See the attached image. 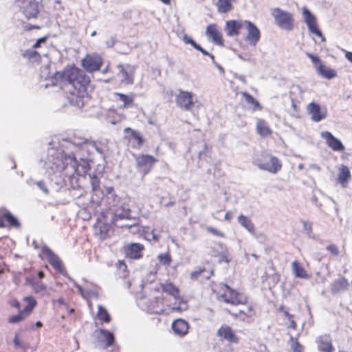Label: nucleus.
<instances>
[{
	"label": "nucleus",
	"mask_w": 352,
	"mask_h": 352,
	"mask_svg": "<svg viewBox=\"0 0 352 352\" xmlns=\"http://www.w3.org/2000/svg\"><path fill=\"white\" fill-rule=\"evenodd\" d=\"M270 12L275 23L279 28L287 31H291L293 29L294 18L291 13L278 8L272 9Z\"/></svg>",
	"instance_id": "39448f33"
},
{
	"label": "nucleus",
	"mask_w": 352,
	"mask_h": 352,
	"mask_svg": "<svg viewBox=\"0 0 352 352\" xmlns=\"http://www.w3.org/2000/svg\"><path fill=\"white\" fill-rule=\"evenodd\" d=\"M172 329L175 334L184 336L188 333L189 326L186 320L177 319L173 322Z\"/></svg>",
	"instance_id": "a878e982"
},
{
	"label": "nucleus",
	"mask_w": 352,
	"mask_h": 352,
	"mask_svg": "<svg viewBox=\"0 0 352 352\" xmlns=\"http://www.w3.org/2000/svg\"><path fill=\"white\" fill-rule=\"evenodd\" d=\"M288 113L296 118L300 117L299 108L294 99L291 100V107L287 109Z\"/></svg>",
	"instance_id": "a19ab883"
},
{
	"label": "nucleus",
	"mask_w": 352,
	"mask_h": 352,
	"mask_svg": "<svg viewBox=\"0 0 352 352\" xmlns=\"http://www.w3.org/2000/svg\"><path fill=\"white\" fill-rule=\"evenodd\" d=\"M163 292L168 293L175 300L179 298V289L175 286L172 283H165L161 285Z\"/></svg>",
	"instance_id": "2f4dec72"
},
{
	"label": "nucleus",
	"mask_w": 352,
	"mask_h": 352,
	"mask_svg": "<svg viewBox=\"0 0 352 352\" xmlns=\"http://www.w3.org/2000/svg\"><path fill=\"white\" fill-rule=\"evenodd\" d=\"M206 230L208 232L211 233L212 234H213L214 236H219V237L223 238L225 236L224 234L222 232L218 230L217 229H216V228H213L212 226H208L206 228Z\"/></svg>",
	"instance_id": "8fccbe9b"
},
{
	"label": "nucleus",
	"mask_w": 352,
	"mask_h": 352,
	"mask_svg": "<svg viewBox=\"0 0 352 352\" xmlns=\"http://www.w3.org/2000/svg\"><path fill=\"white\" fill-rule=\"evenodd\" d=\"M71 146L72 147L76 148L77 150L79 151H85L90 148H94L104 157L105 153L109 151V148L107 144L98 143L96 142L87 140L82 141L80 139L76 140L72 144H71Z\"/></svg>",
	"instance_id": "1a4fd4ad"
},
{
	"label": "nucleus",
	"mask_w": 352,
	"mask_h": 352,
	"mask_svg": "<svg viewBox=\"0 0 352 352\" xmlns=\"http://www.w3.org/2000/svg\"><path fill=\"white\" fill-rule=\"evenodd\" d=\"M100 332L103 336L104 340L107 342L106 346L108 347L111 346L114 342L113 334L104 329H100Z\"/></svg>",
	"instance_id": "58836bf2"
},
{
	"label": "nucleus",
	"mask_w": 352,
	"mask_h": 352,
	"mask_svg": "<svg viewBox=\"0 0 352 352\" xmlns=\"http://www.w3.org/2000/svg\"><path fill=\"white\" fill-rule=\"evenodd\" d=\"M49 67H43L41 77L49 80L52 85L59 86L66 94L69 103L78 108H82L87 98V87L89 78L85 72L75 67H67L63 72H57L50 76Z\"/></svg>",
	"instance_id": "f257e3e1"
},
{
	"label": "nucleus",
	"mask_w": 352,
	"mask_h": 352,
	"mask_svg": "<svg viewBox=\"0 0 352 352\" xmlns=\"http://www.w3.org/2000/svg\"><path fill=\"white\" fill-rule=\"evenodd\" d=\"M245 25L244 21L230 20L226 23L225 30L228 36H238L240 30Z\"/></svg>",
	"instance_id": "412c9836"
},
{
	"label": "nucleus",
	"mask_w": 352,
	"mask_h": 352,
	"mask_svg": "<svg viewBox=\"0 0 352 352\" xmlns=\"http://www.w3.org/2000/svg\"><path fill=\"white\" fill-rule=\"evenodd\" d=\"M25 318L23 316V314H21L20 312L12 316L9 318L8 322L10 323H19L21 321L23 320Z\"/></svg>",
	"instance_id": "09e8293b"
},
{
	"label": "nucleus",
	"mask_w": 352,
	"mask_h": 352,
	"mask_svg": "<svg viewBox=\"0 0 352 352\" xmlns=\"http://www.w3.org/2000/svg\"><path fill=\"white\" fill-rule=\"evenodd\" d=\"M115 96L118 97V100L119 101L123 103L122 107L124 108L130 107L135 98V94L132 93L129 95H125L121 93H115Z\"/></svg>",
	"instance_id": "72a5a7b5"
},
{
	"label": "nucleus",
	"mask_w": 352,
	"mask_h": 352,
	"mask_svg": "<svg viewBox=\"0 0 352 352\" xmlns=\"http://www.w3.org/2000/svg\"><path fill=\"white\" fill-rule=\"evenodd\" d=\"M349 283L348 280L344 278L341 277L336 280H335L331 285V290L333 293H338L342 291H346L348 289Z\"/></svg>",
	"instance_id": "cd10ccee"
},
{
	"label": "nucleus",
	"mask_w": 352,
	"mask_h": 352,
	"mask_svg": "<svg viewBox=\"0 0 352 352\" xmlns=\"http://www.w3.org/2000/svg\"><path fill=\"white\" fill-rule=\"evenodd\" d=\"M41 252L42 254L46 256L48 262L52 266L60 272L62 271L60 260L47 246H43Z\"/></svg>",
	"instance_id": "6ab92c4d"
},
{
	"label": "nucleus",
	"mask_w": 352,
	"mask_h": 352,
	"mask_svg": "<svg viewBox=\"0 0 352 352\" xmlns=\"http://www.w3.org/2000/svg\"><path fill=\"white\" fill-rule=\"evenodd\" d=\"M204 268H198L190 274V278L191 280H196L199 278V277L205 272Z\"/></svg>",
	"instance_id": "de8ad7c7"
},
{
	"label": "nucleus",
	"mask_w": 352,
	"mask_h": 352,
	"mask_svg": "<svg viewBox=\"0 0 352 352\" xmlns=\"http://www.w3.org/2000/svg\"><path fill=\"white\" fill-rule=\"evenodd\" d=\"M23 56L32 60H38L40 58V55L34 49L26 50L23 53Z\"/></svg>",
	"instance_id": "37998d69"
},
{
	"label": "nucleus",
	"mask_w": 352,
	"mask_h": 352,
	"mask_svg": "<svg viewBox=\"0 0 352 352\" xmlns=\"http://www.w3.org/2000/svg\"><path fill=\"white\" fill-rule=\"evenodd\" d=\"M47 36H43L40 38H38L36 43L34 44L33 45V48H38L41 46V45L43 43H45L46 42V40H47Z\"/></svg>",
	"instance_id": "13d9d810"
},
{
	"label": "nucleus",
	"mask_w": 352,
	"mask_h": 352,
	"mask_svg": "<svg viewBox=\"0 0 352 352\" xmlns=\"http://www.w3.org/2000/svg\"><path fill=\"white\" fill-rule=\"evenodd\" d=\"M218 245L221 250V252L219 254L214 253V254H212V255L214 256H217V255H219L220 257V259H219L220 263L221 262H225L226 263H230V261H231V257L228 254V250L227 247L223 243H219Z\"/></svg>",
	"instance_id": "f704fd0d"
},
{
	"label": "nucleus",
	"mask_w": 352,
	"mask_h": 352,
	"mask_svg": "<svg viewBox=\"0 0 352 352\" xmlns=\"http://www.w3.org/2000/svg\"><path fill=\"white\" fill-rule=\"evenodd\" d=\"M137 170L144 177L152 169L157 160L150 155H138L135 157Z\"/></svg>",
	"instance_id": "6e6552de"
},
{
	"label": "nucleus",
	"mask_w": 352,
	"mask_h": 352,
	"mask_svg": "<svg viewBox=\"0 0 352 352\" xmlns=\"http://www.w3.org/2000/svg\"><path fill=\"white\" fill-rule=\"evenodd\" d=\"M157 298H155L153 300L149 301L146 299V298L143 297L138 300V304L142 309L152 313H160L162 311V309H157L158 308V301Z\"/></svg>",
	"instance_id": "a211bd4d"
},
{
	"label": "nucleus",
	"mask_w": 352,
	"mask_h": 352,
	"mask_svg": "<svg viewBox=\"0 0 352 352\" xmlns=\"http://www.w3.org/2000/svg\"><path fill=\"white\" fill-rule=\"evenodd\" d=\"M95 233L100 239H105L109 236L111 226L107 223L98 221L94 225Z\"/></svg>",
	"instance_id": "393cba45"
},
{
	"label": "nucleus",
	"mask_w": 352,
	"mask_h": 352,
	"mask_svg": "<svg viewBox=\"0 0 352 352\" xmlns=\"http://www.w3.org/2000/svg\"><path fill=\"white\" fill-rule=\"evenodd\" d=\"M316 70L318 74L327 79H331L336 76V72L333 69L327 67L322 63L316 65Z\"/></svg>",
	"instance_id": "c85d7f7f"
},
{
	"label": "nucleus",
	"mask_w": 352,
	"mask_h": 352,
	"mask_svg": "<svg viewBox=\"0 0 352 352\" xmlns=\"http://www.w3.org/2000/svg\"><path fill=\"white\" fill-rule=\"evenodd\" d=\"M306 55L307 57H309L311 60L312 61V63L314 64V67L316 68V65H318L320 63H322L320 58L316 56V55H314L311 53H309V52H307L306 53Z\"/></svg>",
	"instance_id": "603ef678"
},
{
	"label": "nucleus",
	"mask_w": 352,
	"mask_h": 352,
	"mask_svg": "<svg viewBox=\"0 0 352 352\" xmlns=\"http://www.w3.org/2000/svg\"><path fill=\"white\" fill-rule=\"evenodd\" d=\"M117 76L121 83L124 85H132L134 80L135 67L132 65H118L116 66Z\"/></svg>",
	"instance_id": "9d476101"
},
{
	"label": "nucleus",
	"mask_w": 352,
	"mask_h": 352,
	"mask_svg": "<svg viewBox=\"0 0 352 352\" xmlns=\"http://www.w3.org/2000/svg\"><path fill=\"white\" fill-rule=\"evenodd\" d=\"M234 0H217L216 7L217 12L221 14L228 13L233 8L232 3Z\"/></svg>",
	"instance_id": "c756f323"
},
{
	"label": "nucleus",
	"mask_w": 352,
	"mask_h": 352,
	"mask_svg": "<svg viewBox=\"0 0 352 352\" xmlns=\"http://www.w3.org/2000/svg\"><path fill=\"white\" fill-rule=\"evenodd\" d=\"M307 25V27H308L309 30L311 33H313V34H316V35L318 36L319 37H320V38H322V41H324V40H325L324 37H323V36H322V32H320V30L318 28V26H317L316 23H311V24Z\"/></svg>",
	"instance_id": "a18cd8bd"
},
{
	"label": "nucleus",
	"mask_w": 352,
	"mask_h": 352,
	"mask_svg": "<svg viewBox=\"0 0 352 352\" xmlns=\"http://www.w3.org/2000/svg\"><path fill=\"white\" fill-rule=\"evenodd\" d=\"M25 299L28 301V304L19 312L21 314H23V316L25 318L32 312L33 308L36 305V301L34 298L30 297H27Z\"/></svg>",
	"instance_id": "e433bc0d"
},
{
	"label": "nucleus",
	"mask_w": 352,
	"mask_h": 352,
	"mask_svg": "<svg viewBox=\"0 0 352 352\" xmlns=\"http://www.w3.org/2000/svg\"><path fill=\"white\" fill-rule=\"evenodd\" d=\"M91 184L93 191L96 192H98L100 188V181L96 177H93L91 178Z\"/></svg>",
	"instance_id": "864d4df0"
},
{
	"label": "nucleus",
	"mask_w": 352,
	"mask_h": 352,
	"mask_svg": "<svg viewBox=\"0 0 352 352\" xmlns=\"http://www.w3.org/2000/svg\"><path fill=\"white\" fill-rule=\"evenodd\" d=\"M16 6L28 19H35L40 11V3L36 0H16Z\"/></svg>",
	"instance_id": "423d86ee"
},
{
	"label": "nucleus",
	"mask_w": 352,
	"mask_h": 352,
	"mask_svg": "<svg viewBox=\"0 0 352 352\" xmlns=\"http://www.w3.org/2000/svg\"><path fill=\"white\" fill-rule=\"evenodd\" d=\"M327 249L333 255L338 256L339 254V250L336 245H330L327 247Z\"/></svg>",
	"instance_id": "5fc2aeb1"
},
{
	"label": "nucleus",
	"mask_w": 352,
	"mask_h": 352,
	"mask_svg": "<svg viewBox=\"0 0 352 352\" xmlns=\"http://www.w3.org/2000/svg\"><path fill=\"white\" fill-rule=\"evenodd\" d=\"M253 164L259 169L272 174L279 172L282 168L280 160L271 153L262 152L257 155L253 160Z\"/></svg>",
	"instance_id": "7ed1b4c3"
},
{
	"label": "nucleus",
	"mask_w": 352,
	"mask_h": 352,
	"mask_svg": "<svg viewBox=\"0 0 352 352\" xmlns=\"http://www.w3.org/2000/svg\"><path fill=\"white\" fill-rule=\"evenodd\" d=\"M97 315L98 318L100 320L103 321L104 322H109L111 320L110 316L108 314L107 311L100 305L98 306Z\"/></svg>",
	"instance_id": "4c0bfd02"
},
{
	"label": "nucleus",
	"mask_w": 352,
	"mask_h": 352,
	"mask_svg": "<svg viewBox=\"0 0 352 352\" xmlns=\"http://www.w3.org/2000/svg\"><path fill=\"white\" fill-rule=\"evenodd\" d=\"M143 245L140 243H131L125 248V253L130 258L138 259L142 256Z\"/></svg>",
	"instance_id": "5701e85b"
},
{
	"label": "nucleus",
	"mask_w": 352,
	"mask_h": 352,
	"mask_svg": "<svg viewBox=\"0 0 352 352\" xmlns=\"http://www.w3.org/2000/svg\"><path fill=\"white\" fill-rule=\"evenodd\" d=\"M291 267L295 277L302 279L310 278L311 276L307 272L302 265L298 261H293Z\"/></svg>",
	"instance_id": "bb28decb"
},
{
	"label": "nucleus",
	"mask_w": 352,
	"mask_h": 352,
	"mask_svg": "<svg viewBox=\"0 0 352 352\" xmlns=\"http://www.w3.org/2000/svg\"><path fill=\"white\" fill-rule=\"evenodd\" d=\"M195 49L201 52L204 56H208L210 55V53H208L207 51H206L203 47H201L199 45H197L195 46Z\"/></svg>",
	"instance_id": "338daca9"
},
{
	"label": "nucleus",
	"mask_w": 352,
	"mask_h": 352,
	"mask_svg": "<svg viewBox=\"0 0 352 352\" xmlns=\"http://www.w3.org/2000/svg\"><path fill=\"white\" fill-rule=\"evenodd\" d=\"M322 138L325 140L327 146L334 151L341 152L345 149L344 146L342 142L333 136L331 133L329 131H322L320 134Z\"/></svg>",
	"instance_id": "2eb2a0df"
},
{
	"label": "nucleus",
	"mask_w": 352,
	"mask_h": 352,
	"mask_svg": "<svg viewBox=\"0 0 352 352\" xmlns=\"http://www.w3.org/2000/svg\"><path fill=\"white\" fill-rule=\"evenodd\" d=\"M280 311H283L284 315L287 318L288 320H291L293 318V316L291 315L287 311L284 309L283 306H280L279 308Z\"/></svg>",
	"instance_id": "69168bd1"
},
{
	"label": "nucleus",
	"mask_w": 352,
	"mask_h": 352,
	"mask_svg": "<svg viewBox=\"0 0 352 352\" xmlns=\"http://www.w3.org/2000/svg\"><path fill=\"white\" fill-rule=\"evenodd\" d=\"M14 343L16 346L19 347V348L22 347V346L21 344V342H20V340H19L18 334L15 335V337H14Z\"/></svg>",
	"instance_id": "774afa93"
},
{
	"label": "nucleus",
	"mask_w": 352,
	"mask_h": 352,
	"mask_svg": "<svg viewBox=\"0 0 352 352\" xmlns=\"http://www.w3.org/2000/svg\"><path fill=\"white\" fill-rule=\"evenodd\" d=\"M32 287L36 293L42 292L46 289L45 285L38 280L32 283Z\"/></svg>",
	"instance_id": "49530a36"
},
{
	"label": "nucleus",
	"mask_w": 352,
	"mask_h": 352,
	"mask_svg": "<svg viewBox=\"0 0 352 352\" xmlns=\"http://www.w3.org/2000/svg\"><path fill=\"white\" fill-rule=\"evenodd\" d=\"M238 222L245 229H246L249 232L254 234V226L252 223L250 219H249L248 217L240 214L238 217Z\"/></svg>",
	"instance_id": "473e14b6"
},
{
	"label": "nucleus",
	"mask_w": 352,
	"mask_h": 352,
	"mask_svg": "<svg viewBox=\"0 0 352 352\" xmlns=\"http://www.w3.org/2000/svg\"><path fill=\"white\" fill-rule=\"evenodd\" d=\"M316 275V278H315L314 280L316 283H323L326 281V278L324 276H322L320 272H317Z\"/></svg>",
	"instance_id": "bf43d9fd"
},
{
	"label": "nucleus",
	"mask_w": 352,
	"mask_h": 352,
	"mask_svg": "<svg viewBox=\"0 0 352 352\" xmlns=\"http://www.w3.org/2000/svg\"><path fill=\"white\" fill-rule=\"evenodd\" d=\"M69 142L67 148L72 153H66L62 150L51 148L48 149L47 156L43 161V167L49 177L54 175V183L58 186L63 185L61 173L64 169H70L69 174L76 173L82 175L89 169V164L84 155L80 154L84 151L77 150L72 147Z\"/></svg>",
	"instance_id": "f03ea898"
},
{
	"label": "nucleus",
	"mask_w": 352,
	"mask_h": 352,
	"mask_svg": "<svg viewBox=\"0 0 352 352\" xmlns=\"http://www.w3.org/2000/svg\"><path fill=\"white\" fill-rule=\"evenodd\" d=\"M217 336L231 343L237 344L239 342V338L234 333L231 327L228 325H223L219 329Z\"/></svg>",
	"instance_id": "aec40b11"
},
{
	"label": "nucleus",
	"mask_w": 352,
	"mask_h": 352,
	"mask_svg": "<svg viewBox=\"0 0 352 352\" xmlns=\"http://www.w3.org/2000/svg\"><path fill=\"white\" fill-rule=\"evenodd\" d=\"M183 41L187 44L192 45L195 48V46L198 45L194 40H192L190 37H188L187 35H184L183 36Z\"/></svg>",
	"instance_id": "052dcab7"
},
{
	"label": "nucleus",
	"mask_w": 352,
	"mask_h": 352,
	"mask_svg": "<svg viewBox=\"0 0 352 352\" xmlns=\"http://www.w3.org/2000/svg\"><path fill=\"white\" fill-rule=\"evenodd\" d=\"M291 349L292 352H301L302 346L292 337L291 338Z\"/></svg>",
	"instance_id": "3c124183"
},
{
	"label": "nucleus",
	"mask_w": 352,
	"mask_h": 352,
	"mask_svg": "<svg viewBox=\"0 0 352 352\" xmlns=\"http://www.w3.org/2000/svg\"><path fill=\"white\" fill-rule=\"evenodd\" d=\"M38 187L46 195L48 194V189L45 185V184L43 181H39L37 182Z\"/></svg>",
	"instance_id": "680f3d73"
},
{
	"label": "nucleus",
	"mask_w": 352,
	"mask_h": 352,
	"mask_svg": "<svg viewBox=\"0 0 352 352\" xmlns=\"http://www.w3.org/2000/svg\"><path fill=\"white\" fill-rule=\"evenodd\" d=\"M124 139L135 147H140L143 140L141 135L136 131L127 127L124 130Z\"/></svg>",
	"instance_id": "dca6fc26"
},
{
	"label": "nucleus",
	"mask_w": 352,
	"mask_h": 352,
	"mask_svg": "<svg viewBox=\"0 0 352 352\" xmlns=\"http://www.w3.org/2000/svg\"><path fill=\"white\" fill-rule=\"evenodd\" d=\"M153 239L155 241H158L161 236L160 231H159L157 228H155L151 232Z\"/></svg>",
	"instance_id": "e2e57ef3"
},
{
	"label": "nucleus",
	"mask_w": 352,
	"mask_h": 352,
	"mask_svg": "<svg viewBox=\"0 0 352 352\" xmlns=\"http://www.w3.org/2000/svg\"><path fill=\"white\" fill-rule=\"evenodd\" d=\"M303 229L307 234H310L312 231V224L310 222L303 221H302Z\"/></svg>",
	"instance_id": "4d7b16f0"
},
{
	"label": "nucleus",
	"mask_w": 352,
	"mask_h": 352,
	"mask_svg": "<svg viewBox=\"0 0 352 352\" xmlns=\"http://www.w3.org/2000/svg\"><path fill=\"white\" fill-rule=\"evenodd\" d=\"M158 259L160 263L165 266H169L172 261L170 256L167 253L159 254Z\"/></svg>",
	"instance_id": "c03bdc74"
},
{
	"label": "nucleus",
	"mask_w": 352,
	"mask_h": 352,
	"mask_svg": "<svg viewBox=\"0 0 352 352\" xmlns=\"http://www.w3.org/2000/svg\"><path fill=\"white\" fill-rule=\"evenodd\" d=\"M194 96L192 92L179 90L175 100L176 104L185 111H190L194 106Z\"/></svg>",
	"instance_id": "f8f14e48"
},
{
	"label": "nucleus",
	"mask_w": 352,
	"mask_h": 352,
	"mask_svg": "<svg viewBox=\"0 0 352 352\" xmlns=\"http://www.w3.org/2000/svg\"><path fill=\"white\" fill-rule=\"evenodd\" d=\"M110 221L112 224L118 228H131L136 225L135 219L133 223H122V221H131V210L125 206H120L113 210L111 213Z\"/></svg>",
	"instance_id": "20e7f679"
},
{
	"label": "nucleus",
	"mask_w": 352,
	"mask_h": 352,
	"mask_svg": "<svg viewBox=\"0 0 352 352\" xmlns=\"http://www.w3.org/2000/svg\"><path fill=\"white\" fill-rule=\"evenodd\" d=\"M302 13L304 18V21L307 25L316 23L315 16L311 13V12L307 8V7H302Z\"/></svg>",
	"instance_id": "c9c22d12"
},
{
	"label": "nucleus",
	"mask_w": 352,
	"mask_h": 352,
	"mask_svg": "<svg viewBox=\"0 0 352 352\" xmlns=\"http://www.w3.org/2000/svg\"><path fill=\"white\" fill-rule=\"evenodd\" d=\"M241 94L245 98L248 104H251L254 106V109H261L258 102L256 101L251 95L248 94L247 92H241Z\"/></svg>",
	"instance_id": "ea45409f"
},
{
	"label": "nucleus",
	"mask_w": 352,
	"mask_h": 352,
	"mask_svg": "<svg viewBox=\"0 0 352 352\" xmlns=\"http://www.w3.org/2000/svg\"><path fill=\"white\" fill-rule=\"evenodd\" d=\"M307 111L311 116L312 121L318 122L327 117V109L326 107L321 106L318 103L311 102L307 106Z\"/></svg>",
	"instance_id": "9b49d317"
},
{
	"label": "nucleus",
	"mask_w": 352,
	"mask_h": 352,
	"mask_svg": "<svg viewBox=\"0 0 352 352\" xmlns=\"http://www.w3.org/2000/svg\"><path fill=\"white\" fill-rule=\"evenodd\" d=\"M3 218L9 223L11 226L18 228L19 227V222L17 219L14 217L10 212L4 214Z\"/></svg>",
	"instance_id": "79ce46f5"
},
{
	"label": "nucleus",
	"mask_w": 352,
	"mask_h": 352,
	"mask_svg": "<svg viewBox=\"0 0 352 352\" xmlns=\"http://www.w3.org/2000/svg\"><path fill=\"white\" fill-rule=\"evenodd\" d=\"M244 23L248 32L245 37L246 41L252 46H256L261 37L259 30L250 21H244Z\"/></svg>",
	"instance_id": "ddd939ff"
},
{
	"label": "nucleus",
	"mask_w": 352,
	"mask_h": 352,
	"mask_svg": "<svg viewBox=\"0 0 352 352\" xmlns=\"http://www.w3.org/2000/svg\"><path fill=\"white\" fill-rule=\"evenodd\" d=\"M318 349L320 352H334L331 339L328 335L320 336L316 339Z\"/></svg>",
	"instance_id": "4be33fe9"
},
{
	"label": "nucleus",
	"mask_w": 352,
	"mask_h": 352,
	"mask_svg": "<svg viewBox=\"0 0 352 352\" xmlns=\"http://www.w3.org/2000/svg\"><path fill=\"white\" fill-rule=\"evenodd\" d=\"M116 42V37H111L108 41H106V46L107 47H112L114 46Z\"/></svg>",
	"instance_id": "0e129e2a"
},
{
	"label": "nucleus",
	"mask_w": 352,
	"mask_h": 352,
	"mask_svg": "<svg viewBox=\"0 0 352 352\" xmlns=\"http://www.w3.org/2000/svg\"><path fill=\"white\" fill-rule=\"evenodd\" d=\"M102 64V59L99 55H87L82 60V67L89 72L98 71Z\"/></svg>",
	"instance_id": "4468645a"
},
{
	"label": "nucleus",
	"mask_w": 352,
	"mask_h": 352,
	"mask_svg": "<svg viewBox=\"0 0 352 352\" xmlns=\"http://www.w3.org/2000/svg\"><path fill=\"white\" fill-rule=\"evenodd\" d=\"M338 182L343 188L348 186L349 182L351 178V171L349 167L346 165L341 164L338 167Z\"/></svg>",
	"instance_id": "f3484780"
},
{
	"label": "nucleus",
	"mask_w": 352,
	"mask_h": 352,
	"mask_svg": "<svg viewBox=\"0 0 352 352\" xmlns=\"http://www.w3.org/2000/svg\"><path fill=\"white\" fill-rule=\"evenodd\" d=\"M74 286L78 289L80 294L82 296V297L85 298L87 297V295L89 294L88 291L84 289L80 285L75 283L73 280Z\"/></svg>",
	"instance_id": "6e6d98bb"
},
{
	"label": "nucleus",
	"mask_w": 352,
	"mask_h": 352,
	"mask_svg": "<svg viewBox=\"0 0 352 352\" xmlns=\"http://www.w3.org/2000/svg\"><path fill=\"white\" fill-rule=\"evenodd\" d=\"M256 131L261 137H266L272 133L268 124L262 119H258L257 120Z\"/></svg>",
	"instance_id": "7c9ffc66"
},
{
	"label": "nucleus",
	"mask_w": 352,
	"mask_h": 352,
	"mask_svg": "<svg viewBox=\"0 0 352 352\" xmlns=\"http://www.w3.org/2000/svg\"><path fill=\"white\" fill-rule=\"evenodd\" d=\"M219 287L223 292L221 297L226 302L232 305L245 304L246 302L247 298L243 294L233 290L226 284L221 283Z\"/></svg>",
	"instance_id": "0eeeda50"
},
{
	"label": "nucleus",
	"mask_w": 352,
	"mask_h": 352,
	"mask_svg": "<svg viewBox=\"0 0 352 352\" xmlns=\"http://www.w3.org/2000/svg\"><path fill=\"white\" fill-rule=\"evenodd\" d=\"M206 34L213 43L220 45H223L221 34L215 24H210L208 25Z\"/></svg>",
	"instance_id": "b1692460"
}]
</instances>
